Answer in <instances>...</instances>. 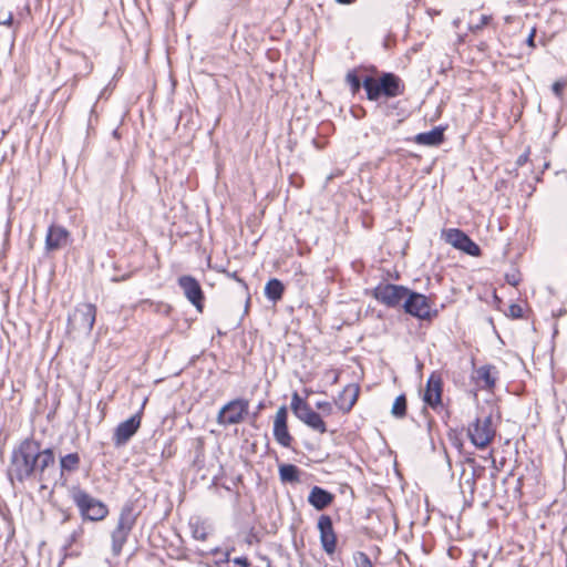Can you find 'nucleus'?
I'll list each match as a JSON object with an SVG mask.
<instances>
[{"label": "nucleus", "instance_id": "f257e3e1", "mask_svg": "<svg viewBox=\"0 0 567 567\" xmlns=\"http://www.w3.org/2000/svg\"><path fill=\"white\" fill-rule=\"evenodd\" d=\"M8 475L11 482L32 481L40 489H52L56 482L53 451L42 450L40 442L33 439H24L11 453Z\"/></svg>", "mask_w": 567, "mask_h": 567}, {"label": "nucleus", "instance_id": "f03ea898", "mask_svg": "<svg viewBox=\"0 0 567 567\" xmlns=\"http://www.w3.org/2000/svg\"><path fill=\"white\" fill-rule=\"evenodd\" d=\"M71 496L83 520L100 522L107 516V506L85 491L73 488Z\"/></svg>", "mask_w": 567, "mask_h": 567}, {"label": "nucleus", "instance_id": "7ed1b4c3", "mask_svg": "<svg viewBox=\"0 0 567 567\" xmlns=\"http://www.w3.org/2000/svg\"><path fill=\"white\" fill-rule=\"evenodd\" d=\"M135 522L136 515L134 513L133 506L126 504L121 509L116 527L113 529L111 534L112 553L114 556H118L122 553L123 546L127 542V538L135 525Z\"/></svg>", "mask_w": 567, "mask_h": 567}, {"label": "nucleus", "instance_id": "20e7f679", "mask_svg": "<svg viewBox=\"0 0 567 567\" xmlns=\"http://www.w3.org/2000/svg\"><path fill=\"white\" fill-rule=\"evenodd\" d=\"M96 319V307L93 303H80L68 318L70 331L91 332Z\"/></svg>", "mask_w": 567, "mask_h": 567}, {"label": "nucleus", "instance_id": "39448f33", "mask_svg": "<svg viewBox=\"0 0 567 567\" xmlns=\"http://www.w3.org/2000/svg\"><path fill=\"white\" fill-rule=\"evenodd\" d=\"M248 409L249 402L247 400H231L219 410L217 414V423L223 426L239 424L248 414Z\"/></svg>", "mask_w": 567, "mask_h": 567}, {"label": "nucleus", "instance_id": "423d86ee", "mask_svg": "<svg viewBox=\"0 0 567 567\" xmlns=\"http://www.w3.org/2000/svg\"><path fill=\"white\" fill-rule=\"evenodd\" d=\"M495 429L492 425V416L477 417L468 427V437L477 449H485L495 436Z\"/></svg>", "mask_w": 567, "mask_h": 567}, {"label": "nucleus", "instance_id": "0eeeda50", "mask_svg": "<svg viewBox=\"0 0 567 567\" xmlns=\"http://www.w3.org/2000/svg\"><path fill=\"white\" fill-rule=\"evenodd\" d=\"M408 288L392 284H381L373 290V297L381 303L395 308L403 306L408 295Z\"/></svg>", "mask_w": 567, "mask_h": 567}, {"label": "nucleus", "instance_id": "6e6552de", "mask_svg": "<svg viewBox=\"0 0 567 567\" xmlns=\"http://www.w3.org/2000/svg\"><path fill=\"white\" fill-rule=\"evenodd\" d=\"M443 238L447 244L470 256L477 257L481 254L478 245H476L464 231L457 228L444 230Z\"/></svg>", "mask_w": 567, "mask_h": 567}, {"label": "nucleus", "instance_id": "1a4fd4ad", "mask_svg": "<svg viewBox=\"0 0 567 567\" xmlns=\"http://www.w3.org/2000/svg\"><path fill=\"white\" fill-rule=\"evenodd\" d=\"M403 308L406 313L419 318L430 319L431 318V306L429 299L419 292L408 290V295L403 302Z\"/></svg>", "mask_w": 567, "mask_h": 567}, {"label": "nucleus", "instance_id": "9d476101", "mask_svg": "<svg viewBox=\"0 0 567 567\" xmlns=\"http://www.w3.org/2000/svg\"><path fill=\"white\" fill-rule=\"evenodd\" d=\"M178 286L183 290L186 299L198 310H203L204 292L196 278L193 276H181L178 278Z\"/></svg>", "mask_w": 567, "mask_h": 567}, {"label": "nucleus", "instance_id": "9b49d317", "mask_svg": "<svg viewBox=\"0 0 567 567\" xmlns=\"http://www.w3.org/2000/svg\"><path fill=\"white\" fill-rule=\"evenodd\" d=\"M443 381L441 374L433 372L426 382L423 401L433 410L442 408Z\"/></svg>", "mask_w": 567, "mask_h": 567}, {"label": "nucleus", "instance_id": "f8f14e48", "mask_svg": "<svg viewBox=\"0 0 567 567\" xmlns=\"http://www.w3.org/2000/svg\"><path fill=\"white\" fill-rule=\"evenodd\" d=\"M141 426V414L136 413L132 415L130 419L121 422L113 435V441L116 446H122L126 444L130 439L137 432Z\"/></svg>", "mask_w": 567, "mask_h": 567}, {"label": "nucleus", "instance_id": "ddd939ff", "mask_svg": "<svg viewBox=\"0 0 567 567\" xmlns=\"http://www.w3.org/2000/svg\"><path fill=\"white\" fill-rule=\"evenodd\" d=\"M318 529L320 532V543L322 549L331 555L336 551L337 536L333 530L332 519L328 515H322L318 519Z\"/></svg>", "mask_w": 567, "mask_h": 567}, {"label": "nucleus", "instance_id": "4468645a", "mask_svg": "<svg viewBox=\"0 0 567 567\" xmlns=\"http://www.w3.org/2000/svg\"><path fill=\"white\" fill-rule=\"evenodd\" d=\"M287 408L282 405L277 410L274 421V436L284 447H290L292 441L287 426Z\"/></svg>", "mask_w": 567, "mask_h": 567}, {"label": "nucleus", "instance_id": "2eb2a0df", "mask_svg": "<svg viewBox=\"0 0 567 567\" xmlns=\"http://www.w3.org/2000/svg\"><path fill=\"white\" fill-rule=\"evenodd\" d=\"M69 231L62 226L52 225L49 227L45 237V249L58 250L68 244Z\"/></svg>", "mask_w": 567, "mask_h": 567}, {"label": "nucleus", "instance_id": "dca6fc26", "mask_svg": "<svg viewBox=\"0 0 567 567\" xmlns=\"http://www.w3.org/2000/svg\"><path fill=\"white\" fill-rule=\"evenodd\" d=\"M474 374V379L481 389L492 390L495 386L498 372L494 365L486 364L477 368Z\"/></svg>", "mask_w": 567, "mask_h": 567}, {"label": "nucleus", "instance_id": "f3484780", "mask_svg": "<svg viewBox=\"0 0 567 567\" xmlns=\"http://www.w3.org/2000/svg\"><path fill=\"white\" fill-rule=\"evenodd\" d=\"M379 86L386 97H395L403 93L401 81L393 73H384L379 79Z\"/></svg>", "mask_w": 567, "mask_h": 567}, {"label": "nucleus", "instance_id": "a211bd4d", "mask_svg": "<svg viewBox=\"0 0 567 567\" xmlns=\"http://www.w3.org/2000/svg\"><path fill=\"white\" fill-rule=\"evenodd\" d=\"M333 494L320 486H313L308 495V502L317 511H322L333 502Z\"/></svg>", "mask_w": 567, "mask_h": 567}, {"label": "nucleus", "instance_id": "6ab92c4d", "mask_svg": "<svg viewBox=\"0 0 567 567\" xmlns=\"http://www.w3.org/2000/svg\"><path fill=\"white\" fill-rule=\"evenodd\" d=\"M359 395V388L354 384L347 385L343 391L339 394L337 404L339 409L348 413L355 404Z\"/></svg>", "mask_w": 567, "mask_h": 567}, {"label": "nucleus", "instance_id": "aec40b11", "mask_svg": "<svg viewBox=\"0 0 567 567\" xmlns=\"http://www.w3.org/2000/svg\"><path fill=\"white\" fill-rule=\"evenodd\" d=\"M444 140V132L441 127H434L429 132L419 133L414 141L420 145L436 146Z\"/></svg>", "mask_w": 567, "mask_h": 567}, {"label": "nucleus", "instance_id": "412c9836", "mask_svg": "<svg viewBox=\"0 0 567 567\" xmlns=\"http://www.w3.org/2000/svg\"><path fill=\"white\" fill-rule=\"evenodd\" d=\"M291 410L301 422H303L308 417V415H310L311 412L313 411L310 408V405L306 401H303L297 392H295L291 396Z\"/></svg>", "mask_w": 567, "mask_h": 567}, {"label": "nucleus", "instance_id": "4be33fe9", "mask_svg": "<svg viewBox=\"0 0 567 567\" xmlns=\"http://www.w3.org/2000/svg\"><path fill=\"white\" fill-rule=\"evenodd\" d=\"M285 287L282 282L276 278L270 279L265 286V296L268 300L277 302L282 298Z\"/></svg>", "mask_w": 567, "mask_h": 567}, {"label": "nucleus", "instance_id": "5701e85b", "mask_svg": "<svg viewBox=\"0 0 567 567\" xmlns=\"http://www.w3.org/2000/svg\"><path fill=\"white\" fill-rule=\"evenodd\" d=\"M279 477L284 483H296L299 481V468L293 464L279 466Z\"/></svg>", "mask_w": 567, "mask_h": 567}, {"label": "nucleus", "instance_id": "b1692460", "mask_svg": "<svg viewBox=\"0 0 567 567\" xmlns=\"http://www.w3.org/2000/svg\"><path fill=\"white\" fill-rule=\"evenodd\" d=\"M362 85L367 92V97L370 101H377L381 95H383L382 90L379 86V80H375L374 78L367 76L363 80Z\"/></svg>", "mask_w": 567, "mask_h": 567}, {"label": "nucleus", "instance_id": "393cba45", "mask_svg": "<svg viewBox=\"0 0 567 567\" xmlns=\"http://www.w3.org/2000/svg\"><path fill=\"white\" fill-rule=\"evenodd\" d=\"M80 456L78 453H70L60 458V475L63 476L64 472H74L79 468Z\"/></svg>", "mask_w": 567, "mask_h": 567}, {"label": "nucleus", "instance_id": "a878e982", "mask_svg": "<svg viewBox=\"0 0 567 567\" xmlns=\"http://www.w3.org/2000/svg\"><path fill=\"white\" fill-rule=\"evenodd\" d=\"M303 423L311 427L312 430L318 431L319 433L327 432V427L321 415L315 411H312L311 414L308 415Z\"/></svg>", "mask_w": 567, "mask_h": 567}, {"label": "nucleus", "instance_id": "bb28decb", "mask_svg": "<svg viewBox=\"0 0 567 567\" xmlns=\"http://www.w3.org/2000/svg\"><path fill=\"white\" fill-rule=\"evenodd\" d=\"M391 413L395 417H403L406 413V399L403 394L399 395L393 405Z\"/></svg>", "mask_w": 567, "mask_h": 567}, {"label": "nucleus", "instance_id": "cd10ccee", "mask_svg": "<svg viewBox=\"0 0 567 567\" xmlns=\"http://www.w3.org/2000/svg\"><path fill=\"white\" fill-rule=\"evenodd\" d=\"M353 560H354L355 567H373L371 559L363 551H357L353 555Z\"/></svg>", "mask_w": 567, "mask_h": 567}, {"label": "nucleus", "instance_id": "c85d7f7f", "mask_svg": "<svg viewBox=\"0 0 567 567\" xmlns=\"http://www.w3.org/2000/svg\"><path fill=\"white\" fill-rule=\"evenodd\" d=\"M347 83L351 86L353 93H357L361 87V81L354 71L348 72L346 76Z\"/></svg>", "mask_w": 567, "mask_h": 567}, {"label": "nucleus", "instance_id": "c756f323", "mask_svg": "<svg viewBox=\"0 0 567 567\" xmlns=\"http://www.w3.org/2000/svg\"><path fill=\"white\" fill-rule=\"evenodd\" d=\"M84 534V528L83 526H79L78 528H75L69 536L68 540H66V545L68 546H72L73 544H75Z\"/></svg>", "mask_w": 567, "mask_h": 567}, {"label": "nucleus", "instance_id": "7c9ffc66", "mask_svg": "<svg viewBox=\"0 0 567 567\" xmlns=\"http://www.w3.org/2000/svg\"><path fill=\"white\" fill-rule=\"evenodd\" d=\"M317 409L321 410L324 415L332 413V404L327 401H319L316 403Z\"/></svg>", "mask_w": 567, "mask_h": 567}, {"label": "nucleus", "instance_id": "2f4dec72", "mask_svg": "<svg viewBox=\"0 0 567 567\" xmlns=\"http://www.w3.org/2000/svg\"><path fill=\"white\" fill-rule=\"evenodd\" d=\"M508 316L512 318H520L523 316V309L518 305H511L508 308Z\"/></svg>", "mask_w": 567, "mask_h": 567}, {"label": "nucleus", "instance_id": "473e14b6", "mask_svg": "<svg viewBox=\"0 0 567 567\" xmlns=\"http://www.w3.org/2000/svg\"><path fill=\"white\" fill-rule=\"evenodd\" d=\"M13 22V16L11 12L0 13V24L10 27Z\"/></svg>", "mask_w": 567, "mask_h": 567}, {"label": "nucleus", "instance_id": "72a5a7b5", "mask_svg": "<svg viewBox=\"0 0 567 567\" xmlns=\"http://www.w3.org/2000/svg\"><path fill=\"white\" fill-rule=\"evenodd\" d=\"M565 86V83L560 82V81H556L554 84H553V92L554 94L557 96V97H560L561 94H563V89Z\"/></svg>", "mask_w": 567, "mask_h": 567}, {"label": "nucleus", "instance_id": "f704fd0d", "mask_svg": "<svg viewBox=\"0 0 567 567\" xmlns=\"http://www.w3.org/2000/svg\"><path fill=\"white\" fill-rule=\"evenodd\" d=\"M233 563L239 567L248 566V559L246 557H236L234 558Z\"/></svg>", "mask_w": 567, "mask_h": 567}, {"label": "nucleus", "instance_id": "c9c22d12", "mask_svg": "<svg viewBox=\"0 0 567 567\" xmlns=\"http://www.w3.org/2000/svg\"><path fill=\"white\" fill-rule=\"evenodd\" d=\"M506 281L512 286H517L519 278L515 274L506 275Z\"/></svg>", "mask_w": 567, "mask_h": 567}, {"label": "nucleus", "instance_id": "e433bc0d", "mask_svg": "<svg viewBox=\"0 0 567 567\" xmlns=\"http://www.w3.org/2000/svg\"><path fill=\"white\" fill-rule=\"evenodd\" d=\"M489 20H491V17H489V16H485V14H483V16L481 17V22H480L477 25H475V29H481V28H483L484 25H486V24L489 22Z\"/></svg>", "mask_w": 567, "mask_h": 567}, {"label": "nucleus", "instance_id": "4c0bfd02", "mask_svg": "<svg viewBox=\"0 0 567 567\" xmlns=\"http://www.w3.org/2000/svg\"><path fill=\"white\" fill-rule=\"evenodd\" d=\"M535 33H536V30L533 29L532 32L529 33L528 38H527V44L529 47H535V43H534Z\"/></svg>", "mask_w": 567, "mask_h": 567}, {"label": "nucleus", "instance_id": "58836bf2", "mask_svg": "<svg viewBox=\"0 0 567 567\" xmlns=\"http://www.w3.org/2000/svg\"><path fill=\"white\" fill-rule=\"evenodd\" d=\"M527 161V155H520L517 159L518 165H523Z\"/></svg>", "mask_w": 567, "mask_h": 567}, {"label": "nucleus", "instance_id": "ea45409f", "mask_svg": "<svg viewBox=\"0 0 567 567\" xmlns=\"http://www.w3.org/2000/svg\"><path fill=\"white\" fill-rule=\"evenodd\" d=\"M340 4H351L355 2V0H336Z\"/></svg>", "mask_w": 567, "mask_h": 567}, {"label": "nucleus", "instance_id": "a19ab883", "mask_svg": "<svg viewBox=\"0 0 567 567\" xmlns=\"http://www.w3.org/2000/svg\"><path fill=\"white\" fill-rule=\"evenodd\" d=\"M62 514H63L62 523L68 522L70 519V514L66 511H63Z\"/></svg>", "mask_w": 567, "mask_h": 567}, {"label": "nucleus", "instance_id": "79ce46f5", "mask_svg": "<svg viewBox=\"0 0 567 567\" xmlns=\"http://www.w3.org/2000/svg\"><path fill=\"white\" fill-rule=\"evenodd\" d=\"M231 278L236 279L237 281L239 282H243V280L237 276V272H233L231 275H229Z\"/></svg>", "mask_w": 567, "mask_h": 567}]
</instances>
